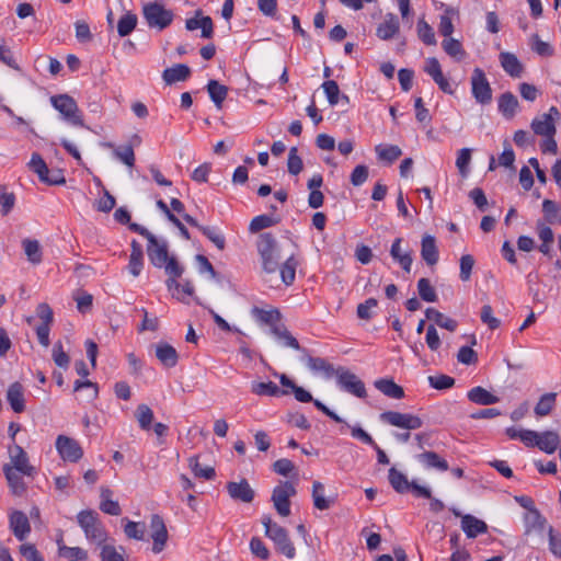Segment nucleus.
Segmentation results:
<instances>
[{"instance_id": "nucleus-5", "label": "nucleus", "mask_w": 561, "mask_h": 561, "mask_svg": "<svg viewBox=\"0 0 561 561\" xmlns=\"http://www.w3.org/2000/svg\"><path fill=\"white\" fill-rule=\"evenodd\" d=\"M388 480L393 490L400 494L411 491L415 497L431 499V489L409 481L407 476L391 467L388 472Z\"/></svg>"}, {"instance_id": "nucleus-51", "label": "nucleus", "mask_w": 561, "mask_h": 561, "mask_svg": "<svg viewBox=\"0 0 561 561\" xmlns=\"http://www.w3.org/2000/svg\"><path fill=\"white\" fill-rule=\"evenodd\" d=\"M137 22H138V19H137L136 14L130 13V12L124 14L119 19L118 24H117V32H118L119 36L125 37V36L129 35L136 28Z\"/></svg>"}, {"instance_id": "nucleus-58", "label": "nucleus", "mask_w": 561, "mask_h": 561, "mask_svg": "<svg viewBox=\"0 0 561 561\" xmlns=\"http://www.w3.org/2000/svg\"><path fill=\"white\" fill-rule=\"evenodd\" d=\"M254 312L260 321L270 325V329L273 325L282 324V323H279L280 313L276 309H273V310L255 309Z\"/></svg>"}, {"instance_id": "nucleus-3", "label": "nucleus", "mask_w": 561, "mask_h": 561, "mask_svg": "<svg viewBox=\"0 0 561 561\" xmlns=\"http://www.w3.org/2000/svg\"><path fill=\"white\" fill-rule=\"evenodd\" d=\"M77 520L89 541L94 542L98 546L105 542L107 534L103 525L99 522L98 514L94 511H81L77 515Z\"/></svg>"}, {"instance_id": "nucleus-34", "label": "nucleus", "mask_w": 561, "mask_h": 561, "mask_svg": "<svg viewBox=\"0 0 561 561\" xmlns=\"http://www.w3.org/2000/svg\"><path fill=\"white\" fill-rule=\"evenodd\" d=\"M518 107V100L513 93L505 92L500 96L499 111L505 118H513L516 115Z\"/></svg>"}, {"instance_id": "nucleus-6", "label": "nucleus", "mask_w": 561, "mask_h": 561, "mask_svg": "<svg viewBox=\"0 0 561 561\" xmlns=\"http://www.w3.org/2000/svg\"><path fill=\"white\" fill-rule=\"evenodd\" d=\"M50 103L65 121L73 126H84L81 112L73 98L68 94L54 95L50 98Z\"/></svg>"}, {"instance_id": "nucleus-45", "label": "nucleus", "mask_w": 561, "mask_h": 561, "mask_svg": "<svg viewBox=\"0 0 561 561\" xmlns=\"http://www.w3.org/2000/svg\"><path fill=\"white\" fill-rule=\"evenodd\" d=\"M207 91L209 93L211 101L217 106V108H221L222 103L228 94L227 87L219 83L216 80H210L207 84Z\"/></svg>"}, {"instance_id": "nucleus-55", "label": "nucleus", "mask_w": 561, "mask_h": 561, "mask_svg": "<svg viewBox=\"0 0 561 561\" xmlns=\"http://www.w3.org/2000/svg\"><path fill=\"white\" fill-rule=\"evenodd\" d=\"M307 365L313 371H323L328 377L333 376L335 369L321 357L307 356Z\"/></svg>"}, {"instance_id": "nucleus-60", "label": "nucleus", "mask_w": 561, "mask_h": 561, "mask_svg": "<svg viewBox=\"0 0 561 561\" xmlns=\"http://www.w3.org/2000/svg\"><path fill=\"white\" fill-rule=\"evenodd\" d=\"M287 168L288 172L293 175H297L302 171L304 163L301 158L298 156V149L296 147H291L289 149Z\"/></svg>"}, {"instance_id": "nucleus-4", "label": "nucleus", "mask_w": 561, "mask_h": 561, "mask_svg": "<svg viewBox=\"0 0 561 561\" xmlns=\"http://www.w3.org/2000/svg\"><path fill=\"white\" fill-rule=\"evenodd\" d=\"M523 524L524 537L527 541L530 540L534 543L543 542L545 535L550 526L538 510L526 512L523 515Z\"/></svg>"}, {"instance_id": "nucleus-9", "label": "nucleus", "mask_w": 561, "mask_h": 561, "mask_svg": "<svg viewBox=\"0 0 561 561\" xmlns=\"http://www.w3.org/2000/svg\"><path fill=\"white\" fill-rule=\"evenodd\" d=\"M9 462L3 468H11L20 471L25 477H34L36 469L30 463L28 456L25 450L16 444L8 447Z\"/></svg>"}, {"instance_id": "nucleus-2", "label": "nucleus", "mask_w": 561, "mask_h": 561, "mask_svg": "<svg viewBox=\"0 0 561 561\" xmlns=\"http://www.w3.org/2000/svg\"><path fill=\"white\" fill-rule=\"evenodd\" d=\"M262 524L265 528L266 537L274 541L277 551L288 559L295 558L296 549L288 537L287 530L274 523L268 515L262 517Z\"/></svg>"}, {"instance_id": "nucleus-13", "label": "nucleus", "mask_w": 561, "mask_h": 561, "mask_svg": "<svg viewBox=\"0 0 561 561\" xmlns=\"http://www.w3.org/2000/svg\"><path fill=\"white\" fill-rule=\"evenodd\" d=\"M471 91L476 101L480 104H489L492 101V89L482 69L476 68L471 76Z\"/></svg>"}, {"instance_id": "nucleus-18", "label": "nucleus", "mask_w": 561, "mask_h": 561, "mask_svg": "<svg viewBox=\"0 0 561 561\" xmlns=\"http://www.w3.org/2000/svg\"><path fill=\"white\" fill-rule=\"evenodd\" d=\"M187 31L202 28V37L211 38L214 35V23L210 16H204L202 10L195 12V16L187 19L185 22Z\"/></svg>"}, {"instance_id": "nucleus-48", "label": "nucleus", "mask_w": 561, "mask_h": 561, "mask_svg": "<svg viewBox=\"0 0 561 561\" xmlns=\"http://www.w3.org/2000/svg\"><path fill=\"white\" fill-rule=\"evenodd\" d=\"M135 416L141 430L149 431L151 428L154 415L147 404H139L136 409Z\"/></svg>"}, {"instance_id": "nucleus-63", "label": "nucleus", "mask_w": 561, "mask_h": 561, "mask_svg": "<svg viewBox=\"0 0 561 561\" xmlns=\"http://www.w3.org/2000/svg\"><path fill=\"white\" fill-rule=\"evenodd\" d=\"M59 554L64 558H68L69 560L79 559L81 561H87L88 552L80 547H59Z\"/></svg>"}, {"instance_id": "nucleus-42", "label": "nucleus", "mask_w": 561, "mask_h": 561, "mask_svg": "<svg viewBox=\"0 0 561 561\" xmlns=\"http://www.w3.org/2000/svg\"><path fill=\"white\" fill-rule=\"evenodd\" d=\"M131 253L129 256L128 270L130 274L137 277L142 268V249L141 245L136 241H131Z\"/></svg>"}, {"instance_id": "nucleus-8", "label": "nucleus", "mask_w": 561, "mask_h": 561, "mask_svg": "<svg viewBox=\"0 0 561 561\" xmlns=\"http://www.w3.org/2000/svg\"><path fill=\"white\" fill-rule=\"evenodd\" d=\"M337 386L345 392L359 399L367 397V391L363 380L345 367H337L334 371Z\"/></svg>"}, {"instance_id": "nucleus-37", "label": "nucleus", "mask_w": 561, "mask_h": 561, "mask_svg": "<svg viewBox=\"0 0 561 561\" xmlns=\"http://www.w3.org/2000/svg\"><path fill=\"white\" fill-rule=\"evenodd\" d=\"M191 75V69L184 64H178L171 68H167L162 78L168 84L186 80Z\"/></svg>"}, {"instance_id": "nucleus-17", "label": "nucleus", "mask_w": 561, "mask_h": 561, "mask_svg": "<svg viewBox=\"0 0 561 561\" xmlns=\"http://www.w3.org/2000/svg\"><path fill=\"white\" fill-rule=\"evenodd\" d=\"M226 488L229 496L234 501L251 503L255 495L254 490L245 479L238 482H228Z\"/></svg>"}, {"instance_id": "nucleus-32", "label": "nucleus", "mask_w": 561, "mask_h": 561, "mask_svg": "<svg viewBox=\"0 0 561 561\" xmlns=\"http://www.w3.org/2000/svg\"><path fill=\"white\" fill-rule=\"evenodd\" d=\"M560 436L557 432L546 431L543 433H539L537 447L547 453L553 454L556 450L560 449Z\"/></svg>"}, {"instance_id": "nucleus-20", "label": "nucleus", "mask_w": 561, "mask_h": 561, "mask_svg": "<svg viewBox=\"0 0 561 561\" xmlns=\"http://www.w3.org/2000/svg\"><path fill=\"white\" fill-rule=\"evenodd\" d=\"M183 219L191 226L196 227L202 233L209 239L219 250L226 247L225 237L213 227L202 226L188 214H183Z\"/></svg>"}, {"instance_id": "nucleus-56", "label": "nucleus", "mask_w": 561, "mask_h": 561, "mask_svg": "<svg viewBox=\"0 0 561 561\" xmlns=\"http://www.w3.org/2000/svg\"><path fill=\"white\" fill-rule=\"evenodd\" d=\"M417 291L420 297L427 302H435L437 294L428 278H421L417 282Z\"/></svg>"}, {"instance_id": "nucleus-29", "label": "nucleus", "mask_w": 561, "mask_h": 561, "mask_svg": "<svg viewBox=\"0 0 561 561\" xmlns=\"http://www.w3.org/2000/svg\"><path fill=\"white\" fill-rule=\"evenodd\" d=\"M399 28L400 24L398 18L392 13H388L383 22L378 25L376 35L382 41H388L399 32Z\"/></svg>"}, {"instance_id": "nucleus-49", "label": "nucleus", "mask_w": 561, "mask_h": 561, "mask_svg": "<svg viewBox=\"0 0 561 561\" xmlns=\"http://www.w3.org/2000/svg\"><path fill=\"white\" fill-rule=\"evenodd\" d=\"M556 398H557V394L554 392L545 393L539 399L538 403L535 407L536 415H538V416L548 415L552 411V409L556 404Z\"/></svg>"}, {"instance_id": "nucleus-23", "label": "nucleus", "mask_w": 561, "mask_h": 561, "mask_svg": "<svg viewBox=\"0 0 561 561\" xmlns=\"http://www.w3.org/2000/svg\"><path fill=\"white\" fill-rule=\"evenodd\" d=\"M401 243L402 238L394 239L390 249V255L400 264L404 272L410 273L413 262L412 252L410 250H403Z\"/></svg>"}, {"instance_id": "nucleus-28", "label": "nucleus", "mask_w": 561, "mask_h": 561, "mask_svg": "<svg viewBox=\"0 0 561 561\" xmlns=\"http://www.w3.org/2000/svg\"><path fill=\"white\" fill-rule=\"evenodd\" d=\"M156 356L159 362L168 368L174 367L179 360V354L176 350L172 345L164 342H160L156 345Z\"/></svg>"}, {"instance_id": "nucleus-16", "label": "nucleus", "mask_w": 561, "mask_h": 561, "mask_svg": "<svg viewBox=\"0 0 561 561\" xmlns=\"http://www.w3.org/2000/svg\"><path fill=\"white\" fill-rule=\"evenodd\" d=\"M164 272L168 275L165 285L167 288L172 291V297L179 301H185V297L180 293V283L176 280V278L182 276L184 267L178 262L176 259H172L169 264H167Z\"/></svg>"}, {"instance_id": "nucleus-26", "label": "nucleus", "mask_w": 561, "mask_h": 561, "mask_svg": "<svg viewBox=\"0 0 561 561\" xmlns=\"http://www.w3.org/2000/svg\"><path fill=\"white\" fill-rule=\"evenodd\" d=\"M271 334L282 346L296 351L300 350L298 340L290 333L285 324L282 323L280 325H273L271 328Z\"/></svg>"}, {"instance_id": "nucleus-47", "label": "nucleus", "mask_w": 561, "mask_h": 561, "mask_svg": "<svg viewBox=\"0 0 561 561\" xmlns=\"http://www.w3.org/2000/svg\"><path fill=\"white\" fill-rule=\"evenodd\" d=\"M442 47L447 55H449L450 57H453L457 60H461L466 56V51L462 48L461 43L458 39L453 38L451 36L446 37L442 42Z\"/></svg>"}, {"instance_id": "nucleus-46", "label": "nucleus", "mask_w": 561, "mask_h": 561, "mask_svg": "<svg viewBox=\"0 0 561 561\" xmlns=\"http://www.w3.org/2000/svg\"><path fill=\"white\" fill-rule=\"evenodd\" d=\"M280 218L274 215H260L254 217L249 226V230L252 233L259 232L265 228L277 225Z\"/></svg>"}, {"instance_id": "nucleus-43", "label": "nucleus", "mask_w": 561, "mask_h": 561, "mask_svg": "<svg viewBox=\"0 0 561 561\" xmlns=\"http://www.w3.org/2000/svg\"><path fill=\"white\" fill-rule=\"evenodd\" d=\"M375 152L379 160L387 163L394 162L402 154V150L396 145H377Z\"/></svg>"}, {"instance_id": "nucleus-54", "label": "nucleus", "mask_w": 561, "mask_h": 561, "mask_svg": "<svg viewBox=\"0 0 561 561\" xmlns=\"http://www.w3.org/2000/svg\"><path fill=\"white\" fill-rule=\"evenodd\" d=\"M124 533L129 539L144 540L146 526L144 523L126 520Z\"/></svg>"}, {"instance_id": "nucleus-41", "label": "nucleus", "mask_w": 561, "mask_h": 561, "mask_svg": "<svg viewBox=\"0 0 561 561\" xmlns=\"http://www.w3.org/2000/svg\"><path fill=\"white\" fill-rule=\"evenodd\" d=\"M425 316L428 320H433L438 327L446 329L450 332H454L458 327L456 320L444 316L442 312L434 308H427L425 311Z\"/></svg>"}, {"instance_id": "nucleus-38", "label": "nucleus", "mask_w": 561, "mask_h": 561, "mask_svg": "<svg viewBox=\"0 0 561 561\" xmlns=\"http://www.w3.org/2000/svg\"><path fill=\"white\" fill-rule=\"evenodd\" d=\"M3 472L12 493L14 495L21 496L26 490V485L22 478L23 474L20 471L13 470L11 468H3Z\"/></svg>"}, {"instance_id": "nucleus-52", "label": "nucleus", "mask_w": 561, "mask_h": 561, "mask_svg": "<svg viewBox=\"0 0 561 561\" xmlns=\"http://www.w3.org/2000/svg\"><path fill=\"white\" fill-rule=\"evenodd\" d=\"M542 211L549 224L561 221V208L556 202L551 199H545L542 203Z\"/></svg>"}, {"instance_id": "nucleus-36", "label": "nucleus", "mask_w": 561, "mask_h": 561, "mask_svg": "<svg viewBox=\"0 0 561 561\" xmlns=\"http://www.w3.org/2000/svg\"><path fill=\"white\" fill-rule=\"evenodd\" d=\"M251 391L256 396L266 397H280L289 393L287 390H280L273 381L252 382Z\"/></svg>"}, {"instance_id": "nucleus-57", "label": "nucleus", "mask_w": 561, "mask_h": 561, "mask_svg": "<svg viewBox=\"0 0 561 561\" xmlns=\"http://www.w3.org/2000/svg\"><path fill=\"white\" fill-rule=\"evenodd\" d=\"M417 35L425 45H436L434 31L424 20H420L417 23Z\"/></svg>"}, {"instance_id": "nucleus-31", "label": "nucleus", "mask_w": 561, "mask_h": 561, "mask_svg": "<svg viewBox=\"0 0 561 561\" xmlns=\"http://www.w3.org/2000/svg\"><path fill=\"white\" fill-rule=\"evenodd\" d=\"M417 460L427 469H436L438 471H447L448 462L435 451H424L417 455Z\"/></svg>"}, {"instance_id": "nucleus-40", "label": "nucleus", "mask_w": 561, "mask_h": 561, "mask_svg": "<svg viewBox=\"0 0 561 561\" xmlns=\"http://www.w3.org/2000/svg\"><path fill=\"white\" fill-rule=\"evenodd\" d=\"M113 492L108 488L101 489V503L100 510L108 515L118 516L122 513V508L118 502L113 501L112 497Z\"/></svg>"}, {"instance_id": "nucleus-30", "label": "nucleus", "mask_w": 561, "mask_h": 561, "mask_svg": "<svg viewBox=\"0 0 561 561\" xmlns=\"http://www.w3.org/2000/svg\"><path fill=\"white\" fill-rule=\"evenodd\" d=\"M500 62L503 69L513 78H520L524 72V67L518 58L512 53H501Z\"/></svg>"}, {"instance_id": "nucleus-7", "label": "nucleus", "mask_w": 561, "mask_h": 561, "mask_svg": "<svg viewBox=\"0 0 561 561\" xmlns=\"http://www.w3.org/2000/svg\"><path fill=\"white\" fill-rule=\"evenodd\" d=\"M142 14L148 26L159 31L167 28L174 19L173 12L158 2L146 3L142 8Z\"/></svg>"}, {"instance_id": "nucleus-11", "label": "nucleus", "mask_w": 561, "mask_h": 561, "mask_svg": "<svg viewBox=\"0 0 561 561\" xmlns=\"http://www.w3.org/2000/svg\"><path fill=\"white\" fill-rule=\"evenodd\" d=\"M381 422L394 427L404 428L408 431L419 430L423 425L420 416L411 413H401L397 411H386L380 414Z\"/></svg>"}, {"instance_id": "nucleus-61", "label": "nucleus", "mask_w": 561, "mask_h": 561, "mask_svg": "<svg viewBox=\"0 0 561 561\" xmlns=\"http://www.w3.org/2000/svg\"><path fill=\"white\" fill-rule=\"evenodd\" d=\"M15 204V196L12 192H8L5 186L0 185V206L3 216H7Z\"/></svg>"}, {"instance_id": "nucleus-12", "label": "nucleus", "mask_w": 561, "mask_h": 561, "mask_svg": "<svg viewBox=\"0 0 561 561\" xmlns=\"http://www.w3.org/2000/svg\"><path fill=\"white\" fill-rule=\"evenodd\" d=\"M560 118V112L556 106H551L548 113L536 116L530 127L535 135L538 136H556V122Z\"/></svg>"}, {"instance_id": "nucleus-21", "label": "nucleus", "mask_w": 561, "mask_h": 561, "mask_svg": "<svg viewBox=\"0 0 561 561\" xmlns=\"http://www.w3.org/2000/svg\"><path fill=\"white\" fill-rule=\"evenodd\" d=\"M299 265L297 259V248L288 251L285 262L278 267L280 273L282 282L289 286L294 283L296 277V270Z\"/></svg>"}, {"instance_id": "nucleus-53", "label": "nucleus", "mask_w": 561, "mask_h": 561, "mask_svg": "<svg viewBox=\"0 0 561 561\" xmlns=\"http://www.w3.org/2000/svg\"><path fill=\"white\" fill-rule=\"evenodd\" d=\"M188 467L197 478H203L206 480H211L215 478V469L213 467L202 468L197 456H193L188 459Z\"/></svg>"}, {"instance_id": "nucleus-44", "label": "nucleus", "mask_w": 561, "mask_h": 561, "mask_svg": "<svg viewBox=\"0 0 561 561\" xmlns=\"http://www.w3.org/2000/svg\"><path fill=\"white\" fill-rule=\"evenodd\" d=\"M312 500L314 507L320 511L329 510L333 504L332 499L324 496V485L319 481H314L312 484Z\"/></svg>"}, {"instance_id": "nucleus-1", "label": "nucleus", "mask_w": 561, "mask_h": 561, "mask_svg": "<svg viewBox=\"0 0 561 561\" xmlns=\"http://www.w3.org/2000/svg\"><path fill=\"white\" fill-rule=\"evenodd\" d=\"M256 248L263 270L266 273H275L279 267V260L283 257L282 252L287 255L288 251L295 250L297 245L290 239L277 242L272 233L264 232L257 237Z\"/></svg>"}, {"instance_id": "nucleus-14", "label": "nucleus", "mask_w": 561, "mask_h": 561, "mask_svg": "<svg viewBox=\"0 0 561 561\" xmlns=\"http://www.w3.org/2000/svg\"><path fill=\"white\" fill-rule=\"evenodd\" d=\"M56 448L60 457L66 461L77 462L83 456V450L79 443L68 436L59 435L56 439Z\"/></svg>"}, {"instance_id": "nucleus-62", "label": "nucleus", "mask_w": 561, "mask_h": 561, "mask_svg": "<svg viewBox=\"0 0 561 561\" xmlns=\"http://www.w3.org/2000/svg\"><path fill=\"white\" fill-rule=\"evenodd\" d=\"M53 359L55 364L64 369H67L70 364L69 355L64 351L60 341L56 342L53 347Z\"/></svg>"}, {"instance_id": "nucleus-33", "label": "nucleus", "mask_w": 561, "mask_h": 561, "mask_svg": "<svg viewBox=\"0 0 561 561\" xmlns=\"http://www.w3.org/2000/svg\"><path fill=\"white\" fill-rule=\"evenodd\" d=\"M374 386L385 396L392 399H402L404 390L401 386L397 385L391 378H381L374 382Z\"/></svg>"}, {"instance_id": "nucleus-27", "label": "nucleus", "mask_w": 561, "mask_h": 561, "mask_svg": "<svg viewBox=\"0 0 561 561\" xmlns=\"http://www.w3.org/2000/svg\"><path fill=\"white\" fill-rule=\"evenodd\" d=\"M461 528L468 538H476L488 531L486 524L470 514L461 516Z\"/></svg>"}, {"instance_id": "nucleus-25", "label": "nucleus", "mask_w": 561, "mask_h": 561, "mask_svg": "<svg viewBox=\"0 0 561 561\" xmlns=\"http://www.w3.org/2000/svg\"><path fill=\"white\" fill-rule=\"evenodd\" d=\"M5 398L15 413H22L25 410L24 388L20 382L9 386Z\"/></svg>"}, {"instance_id": "nucleus-39", "label": "nucleus", "mask_w": 561, "mask_h": 561, "mask_svg": "<svg viewBox=\"0 0 561 561\" xmlns=\"http://www.w3.org/2000/svg\"><path fill=\"white\" fill-rule=\"evenodd\" d=\"M468 399L477 404L490 405L500 401L499 397L492 394L482 387H474L468 391Z\"/></svg>"}, {"instance_id": "nucleus-64", "label": "nucleus", "mask_w": 561, "mask_h": 561, "mask_svg": "<svg viewBox=\"0 0 561 561\" xmlns=\"http://www.w3.org/2000/svg\"><path fill=\"white\" fill-rule=\"evenodd\" d=\"M101 553L100 558L102 561H125L122 552H118L117 549L112 545H101Z\"/></svg>"}, {"instance_id": "nucleus-35", "label": "nucleus", "mask_w": 561, "mask_h": 561, "mask_svg": "<svg viewBox=\"0 0 561 561\" xmlns=\"http://www.w3.org/2000/svg\"><path fill=\"white\" fill-rule=\"evenodd\" d=\"M459 12L453 7H446L444 13L439 18L438 32L442 36L450 37L454 32L453 19L458 18Z\"/></svg>"}, {"instance_id": "nucleus-15", "label": "nucleus", "mask_w": 561, "mask_h": 561, "mask_svg": "<svg viewBox=\"0 0 561 561\" xmlns=\"http://www.w3.org/2000/svg\"><path fill=\"white\" fill-rule=\"evenodd\" d=\"M148 257L152 265L156 267H164L174 256H169L168 243L165 241H159L154 236L153 240L148 241L147 245Z\"/></svg>"}, {"instance_id": "nucleus-59", "label": "nucleus", "mask_w": 561, "mask_h": 561, "mask_svg": "<svg viewBox=\"0 0 561 561\" xmlns=\"http://www.w3.org/2000/svg\"><path fill=\"white\" fill-rule=\"evenodd\" d=\"M470 161H471V149H469V148L460 149L457 154L456 167L462 176L468 175Z\"/></svg>"}, {"instance_id": "nucleus-10", "label": "nucleus", "mask_w": 561, "mask_h": 561, "mask_svg": "<svg viewBox=\"0 0 561 561\" xmlns=\"http://www.w3.org/2000/svg\"><path fill=\"white\" fill-rule=\"evenodd\" d=\"M295 495L296 488L289 481H285L274 488L271 500L280 516L287 517L290 515V497Z\"/></svg>"}, {"instance_id": "nucleus-22", "label": "nucleus", "mask_w": 561, "mask_h": 561, "mask_svg": "<svg viewBox=\"0 0 561 561\" xmlns=\"http://www.w3.org/2000/svg\"><path fill=\"white\" fill-rule=\"evenodd\" d=\"M421 256L430 266L435 265L439 259V252L435 237L424 234L421 240Z\"/></svg>"}, {"instance_id": "nucleus-19", "label": "nucleus", "mask_w": 561, "mask_h": 561, "mask_svg": "<svg viewBox=\"0 0 561 561\" xmlns=\"http://www.w3.org/2000/svg\"><path fill=\"white\" fill-rule=\"evenodd\" d=\"M10 529L13 535L23 541L31 533V525L27 516L21 511H13L10 515Z\"/></svg>"}, {"instance_id": "nucleus-24", "label": "nucleus", "mask_w": 561, "mask_h": 561, "mask_svg": "<svg viewBox=\"0 0 561 561\" xmlns=\"http://www.w3.org/2000/svg\"><path fill=\"white\" fill-rule=\"evenodd\" d=\"M30 168L38 175L39 180L48 184H61L65 183V179L48 176L49 170L43 158L38 153H33L28 163Z\"/></svg>"}, {"instance_id": "nucleus-50", "label": "nucleus", "mask_w": 561, "mask_h": 561, "mask_svg": "<svg viewBox=\"0 0 561 561\" xmlns=\"http://www.w3.org/2000/svg\"><path fill=\"white\" fill-rule=\"evenodd\" d=\"M22 245L31 263L38 264L42 261L41 245L37 240L25 239L22 241Z\"/></svg>"}]
</instances>
